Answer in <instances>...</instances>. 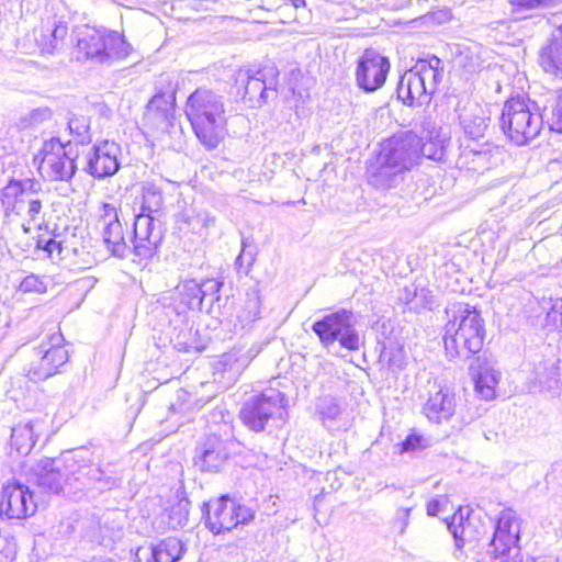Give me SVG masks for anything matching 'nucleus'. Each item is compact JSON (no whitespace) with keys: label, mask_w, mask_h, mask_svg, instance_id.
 Returning a JSON list of instances; mask_svg holds the SVG:
<instances>
[{"label":"nucleus","mask_w":562,"mask_h":562,"mask_svg":"<svg viewBox=\"0 0 562 562\" xmlns=\"http://www.w3.org/2000/svg\"><path fill=\"white\" fill-rule=\"evenodd\" d=\"M445 350L449 360H468L482 350L485 327L480 311L457 302L446 307Z\"/></svg>","instance_id":"f257e3e1"},{"label":"nucleus","mask_w":562,"mask_h":562,"mask_svg":"<svg viewBox=\"0 0 562 562\" xmlns=\"http://www.w3.org/2000/svg\"><path fill=\"white\" fill-rule=\"evenodd\" d=\"M184 113L200 143L215 149L227 134L223 95L211 89L198 88L187 99Z\"/></svg>","instance_id":"f03ea898"},{"label":"nucleus","mask_w":562,"mask_h":562,"mask_svg":"<svg viewBox=\"0 0 562 562\" xmlns=\"http://www.w3.org/2000/svg\"><path fill=\"white\" fill-rule=\"evenodd\" d=\"M162 211L161 188L153 181H145L142 186L140 212L133 225V250L139 260H149L158 252L164 240Z\"/></svg>","instance_id":"7ed1b4c3"},{"label":"nucleus","mask_w":562,"mask_h":562,"mask_svg":"<svg viewBox=\"0 0 562 562\" xmlns=\"http://www.w3.org/2000/svg\"><path fill=\"white\" fill-rule=\"evenodd\" d=\"M131 52V44L119 32L104 27L85 26L76 33L72 55L80 63L111 65L126 58Z\"/></svg>","instance_id":"20e7f679"},{"label":"nucleus","mask_w":562,"mask_h":562,"mask_svg":"<svg viewBox=\"0 0 562 562\" xmlns=\"http://www.w3.org/2000/svg\"><path fill=\"white\" fill-rule=\"evenodd\" d=\"M442 76L443 66L440 58L431 56L429 59H419L413 68L401 76L396 87L397 99L408 106L428 104Z\"/></svg>","instance_id":"39448f33"},{"label":"nucleus","mask_w":562,"mask_h":562,"mask_svg":"<svg viewBox=\"0 0 562 562\" xmlns=\"http://www.w3.org/2000/svg\"><path fill=\"white\" fill-rule=\"evenodd\" d=\"M504 134L516 145H526L538 136L543 124V116L531 112L524 99H509L505 102L499 117Z\"/></svg>","instance_id":"423d86ee"},{"label":"nucleus","mask_w":562,"mask_h":562,"mask_svg":"<svg viewBox=\"0 0 562 562\" xmlns=\"http://www.w3.org/2000/svg\"><path fill=\"white\" fill-rule=\"evenodd\" d=\"M285 395L277 390H267L247 398L239 411L241 423L250 430L260 432L270 420H284Z\"/></svg>","instance_id":"0eeeda50"},{"label":"nucleus","mask_w":562,"mask_h":562,"mask_svg":"<svg viewBox=\"0 0 562 562\" xmlns=\"http://www.w3.org/2000/svg\"><path fill=\"white\" fill-rule=\"evenodd\" d=\"M63 340L60 333H54L31 349L30 360L23 369L31 381H44L60 372L69 358Z\"/></svg>","instance_id":"6e6552de"},{"label":"nucleus","mask_w":562,"mask_h":562,"mask_svg":"<svg viewBox=\"0 0 562 562\" xmlns=\"http://www.w3.org/2000/svg\"><path fill=\"white\" fill-rule=\"evenodd\" d=\"M202 513L205 526L214 535L231 531L239 525H247L255 518L251 508L239 504L227 495L213 502L203 503Z\"/></svg>","instance_id":"1a4fd4ad"},{"label":"nucleus","mask_w":562,"mask_h":562,"mask_svg":"<svg viewBox=\"0 0 562 562\" xmlns=\"http://www.w3.org/2000/svg\"><path fill=\"white\" fill-rule=\"evenodd\" d=\"M324 347L330 348L336 341L348 350L356 351L360 348V336L355 327L353 314L347 310H340L322 319L316 321L312 326Z\"/></svg>","instance_id":"9d476101"},{"label":"nucleus","mask_w":562,"mask_h":562,"mask_svg":"<svg viewBox=\"0 0 562 562\" xmlns=\"http://www.w3.org/2000/svg\"><path fill=\"white\" fill-rule=\"evenodd\" d=\"M519 539V517L510 508L503 509L497 517L490 542V554L501 562H522Z\"/></svg>","instance_id":"9b49d317"},{"label":"nucleus","mask_w":562,"mask_h":562,"mask_svg":"<svg viewBox=\"0 0 562 562\" xmlns=\"http://www.w3.org/2000/svg\"><path fill=\"white\" fill-rule=\"evenodd\" d=\"M70 140L61 142L59 137L45 140L40 150L38 170L47 181H70L77 171L76 156L67 149Z\"/></svg>","instance_id":"f8f14e48"},{"label":"nucleus","mask_w":562,"mask_h":562,"mask_svg":"<svg viewBox=\"0 0 562 562\" xmlns=\"http://www.w3.org/2000/svg\"><path fill=\"white\" fill-rule=\"evenodd\" d=\"M420 138L412 132L394 135L381 144L379 160L390 161L404 172L418 161Z\"/></svg>","instance_id":"ddd939ff"},{"label":"nucleus","mask_w":562,"mask_h":562,"mask_svg":"<svg viewBox=\"0 0 562 562\" xmlns=\"http://www.w3.org/2000/svg\"><path fill=\"white\" fill-rule=\"evenodd\" d=\"M36 512L33 493L29 486L13 480L0 492V516L7 519H24Z\"/></svg>","instance_id":"4468645a"},{"label":"nucleus","mask_w":562,"mask_h":562,"mask_svg":"<svg viewBox=\"0 0 562 562\" xmlns=\"http://www.w3.org/2000/svg\"><path fill=\"white\" fill-rule=\"evenodd\" d=\"M390 71V61L372 48H367L359 57L356 69V82L366 92L380 89Z\"/></svg>","instance_id":"2eb2a0df"},{"label":"nucleus","mask_w":562,"mask_h":562,"mask_svg":"<svg viewBox=\"0 0 562 562\" xmlns=\"http://www.w3.org/2000/svg\"><path fill=\"white\" fill-rule=\"evenodd\" d=\"M278 70L263 67L257 70H239L236 82L244 85L243 99L260 106L267 101L269 90L276 91Z\"/></svg>","instance_id":"dca6fc26"},{"label":"nucleus","mask_w":562,"mask_h":562,"mask_svg":"<svg viewBox=\"0 0 562 562\" xmlns=\"http://www.w3.org/2000/svg\"><path fill=\"white\" fill-rule=\"evenodd\" d=\"M120 155L121 147L116 143H97L87 155L85 171L97 179L114 176L121 167Z\"/></svg>","instance_id":"f3484780"},{"label":"nucleus","mask_w":562,"mask_h":562,"mask_svg":"<svg viewBox=\"0 0 562 562\" xmlns=\"http://www.w3.org/2000/svg\"><path fill=\"white\" fill-rule=\"evenodd\" d=\"M65 461L72 462V465H68L71 476L74 480L80 481L83 486L98 483L100 484L99 490H104L115 485V479L105 476L100 467L92 468L89 464L91 452L86 448L68 452L65 456Z\"/></svg>","instance_id":"a211bd4d"},{"label":"nucleus","mask_w":562,"mask_h":562,"mask_svg":"<svg viewBox=\"0 0 562 562\" xmlns=\"http://www.w3.org/2000/svg\"><path fill=\"white\" fill-rule=\"evenodd\" d=\"M227 442L217 435H209L194 449L193 464L201 472L216 473L227 461Z\"/></svg>","instance_id":"6ab92c4d"},{"label":"nucleus","mask_w":562,"mask_h":562,"mask_svg":"<svg viewBox=\"0 0 562 562\" xmlns=\"http://www.w3.org/2000/svg\"><path fill=\"white\" fill-rule=\"evenodd\" d=\"M456 412L454 394L449 387L434 382L428 390V397L423 406V414L434 424L450 420Z\"/></svg>","instance_id":"aec40b11"},{"label":"nucleus","mask_w":562,"mask_h":562,"mask_svg":"<svg viewBox=\"0 0 562 562\" xmlns=\"http://www.w3.org/2000/svg\"><path fill=\"white\" fill-rule=\"evenodd\" d=\"M68 465H72V462L67 463L65 457L63 460L49 458L41 460L34 469L36 484L44 491L58 494L64 483L71 476Z\"/></svg>","instance_id":"412c9836"},{"label":"nucleus","mask_w":562,"mask_h":562,"mask_svg":"<svg viewBox=\"0 0 562 562\" xmlns=\"http://www.w3.org/2000/svg\"><path fill=\"white\" fill-rule=\"evenodd\" d=\"M469 370L474 380L475 392L485 401L493 400L501 378L499 371L494 368L493 359L483 352L475 357Z\"/></svg>","instance_id":"4be33fe9"},{"label":"nucleus","mask_w":562,"mask_h":562,"mask_svg":"<svg viewBox=\"0 0 562 562\" xmlns=\"http://www.w3.org/2000/svg\"><path fill=\"white\" fill-rule=\"evenodd\" d=\"M187 551L186 543L176 537L162 539L147 550L139 548L136 552L137 562H142V553L146 555V562H179Z\"/></svg>","instance_id":"5701e85b"},{"label":"nucleus","mask_w":562,"mask_h":562,"mask_svg":"<svg viewBox=\"0 0 562 562\" xmlns=\"http://www.w3.org/2000/svg\"><path fill=\"white\" fill-rule=\"evenodd\" d=\"M485 48L475 42L456 44L454 63L464 76L471 77L486 67V61L483 58Z\"/></svg>","instance_id":"b1692460"},{"label":"nucleus","mask_w":562,"mask_h":562,"mask_svg":"<svg viewBox=\"0 0 562 562\" xmlns=\"http://www.w3.org/2000/svg\"><path fill=\"white\" fill-rule=\"evenodd\" d=\"M539 65L548 74L562 78V24L552 32L539 52Z\"/></svg>","instance_id":"393cba45"},{"label":"nucleus","mask_w":562,"mask_h":562,"mask_svg":"<svg viewBox=\"0 0 562 562\" xmlns=\"http://www.w3.org/2000/svg\"><path fill=\"white\" fill-rule=\"evenodd\" d=\"M368 175L369 182L373 187L385 190L400 184L404 179L405 172L390 161L379 160L378 156L375 162L369 167Z\"/></svg>","instance_id":"a878e982"},{"label":"nucleus","mask_w":562,"mask_h":562,"mask_svg":"<svg viewBox=\"0 0 562 562\" xmlns=\"http://www.w3.org/2000/svg\"><path fill=\"white\" fill-rule=\"evenodd\" d=\"M473 520L469 512L464 519L463 508H459L451 520L447 521L448 530L454 539V547L458 551H461L465 543L477 540V533L473 528Z\"/></svg>","instance_id":"bb28decb"},{"label":"nucleus","mask_w":562,"mask_h":562,"mask_svg":"<svg viewBox=\"0 0 562 562\" xmlns=\"http://www.w3.org/2000/svg\"><path fill=\"white\" fill-rule=\"evenodd\" d=\"M419 138L418 159L423 156L435 161L443 160L447 151V143L449 142L447 133L441 128H432L428 131L426 136Z\"/></svg>","instance_id":"cd10ccee"},{"label":"nucleus","mask_w":562,"mask_h":562,"mask_svg":"<svg viewBox=\"0 0 562 562\" xmlns=\"http://www.w3.org/2000/svg\"><path fill=\"white\" fill-rule=\"evenodd\" d=\"M560 360L551 357L537 363L533 368L535 382L542 390L560 389Z\"/></svg>","instance_id":"c85d7f7f"},{"label":"nucleus","mask_w":562,"mask_h":562,"mask_svg":"<svg viewBox=\"0 0 562 562\" xmlns=\"http://www.w3.org/2000/svg\"><path fill=\"white\" fill-rule=\"evenodd\" d=\"M459 119L464 134L472 140L483 138L490 125V116L480 108L461 113Z\"/></svg>","instance_id":"c756f323"},{"label":"nucleus","mask_w":562,"mask_h":562,"mask_svg":"<svg viewBox=\"0 0 562 562\" xmlns=\"http://www.w3.org/2000/svg\"><path fill=\"white\" fill-rule=\"evenodd\" d=\"M176 222L180 225V229L199 233L202 228L214 225L215 218L207 211H196V207L191 205L177 213Z\"/></svg>","instance_id":"7c9ffc66"},{"label":"nucleus","mask_w":562,"mask_h":562,"mask_svg":"<svg viewBox=\"0 0 562 562\" xmlns=\"http://www.w3.org/2000/svg\"><path fill=\"white\" fill-rule=\"evenodd\" d=\"M316 411L323 425L329 431L339 430L345 427V423H341L342 411L335 397L328 395L321 397Z\"/></svg>","instance_id":"2f4dec72"},{"label":"nucleus","mask_w":562,"mask_h":562,"mask_svg":"<svg viewBox=\"0 0 562 562\" xmlns=\"http://www.w3.org/2000/svg\"><path fill=\"white\" fill-rule=\"evenodd\" d=\"M102 239L106 246V249L111 254L119 258H125L128 250V246L125 241L123 226L121 222L108 223L101 226Z\"/></svg>","instance_id":"473e14b6"},{"label":"nucleus","mask_w":562,"mask_h":562,"mask_svg":"<svg viewBox=\"0 0 562 562\" xmlns=\"http://www.w3.org/2000/svg\"><path fill=\"white\" fill-rule=\"evenodd\" d=\"M36 440L37 436L34 432V424L32 422L19 424L12 428L10 446L18 456H27Z\"/></svg>","instance_id":"72a5a7b5"},{"label":"nucleus","mask_w":562,"mask_h":562,"mask_svg":"<svg viewBox=\"0 0 562 562\" xmlns=\"http://www.w3.org/2000/svg\"><path fill=\"white\" fill-rule=\"evenodd\" d=\"M22 189L20 180L10 179L8 183L0 190V202L4 213L9 215L11 212H16V205L24 202L22 199Z\"/></svg>","instance_id":"f704fd0d"},{"label":"nucleus","mask_w":562,"mask_h":562,"mask_svg":"<svg viewBox=\"0 0 562 562\" xmlns=\"http://www.w3.org/2000/svg\"><path fill=\"white\" fill-rule=\"evenodd\" d=\"M176 101L175 88L170 87L168 90H158L156 94L149 100L147 109H150V114L154 111L160 112L164 117H173V104Z\"/></svg>","instance_id":"c9c22d12"},{"label":"nucleus","mask_w":562,"mask_h":562,"mask_svg":"<svg viewBox=\"0 0 562 562\" xmlns=\"http://www.w3.org/2000/svg\"><path fill=\"white\" fill-rule=\"evenodd\" d=\"M218 366L222 367L224 372L238 375L247 368V357H241L240 347L233 348L221 357Z\"/></svg>","instance_id":"e433bc0d"},{"label":"nucleus","mask_w":562,"mask_h":562,"mask_svg":"<svg viewBox=\"0 0 562 562\" xmlns=\"http://www.w3.org/2000/svg\"><path fill=\"white\" fill-rule=\"evenodd\" d=\"M190 505L191 502L187 497H182L170 507L168 524L171 529L177 530L188 525Z\"/></svg>","instance_id":"4c0bfd02"},{"label":"nucleus","mask_w":562,"mask_h":562,"mask_svg":"<svg viewBox=\"0 0 562 562\" xmlns=\"http://www.w3.org/2000/svg\"><path fill=\"white\" fill-rule=\"evenodd\" d=\"M181 302L190 310L203 308V294H201L200 283L194 280L188 281L180 291Z\"/></svg>","instance_id":"58836bf2"},{"label":"nucleus","mask_w":562,"mask_h":562,"mask_svg":"<svg viewBox=\"0 0 562 562\" xmlns=\"http://www.w3.org/2000/svg\"><path fill=\"white\" fill-rule=\"evenodd\" d=\"M68 128L78 143L86 144L91 142L89 117L83 115H74L68 121Z\"/></svg>","instance_id":"ea45409f"},{"label":"nucleus","mask_w":562,"mask_h":562,"mask_svg":"<svg viewBox=\"0 0 562 562\" xmlns=\"http://www.w3.org/2000/svg\"><path fill=\"white\" fill-rule=\"evenodd\" d=\"M68 33V27L65 23L56 24L50 33V40L42 47L43 53L55 54L59 52Z\"/></svg>","instance_id":"a19ab883"},{"label":"nucleus","mask_w":562,"mask_h":562,"mask_svg":"<svg viewBox=\"0 0 562 562\" xmlns=\"http://www.w3.org/2000/svg\"><path fill=\"white\" fill-rule=\"evenodd\" d=\"M26 202L25 214L29 218V223H42L44 222V203L47 202V196H30L24 200Z\"/></svg>","instance_id":"79ce46f5"},{"label":"nucleus","mask_w":562,"mask_h":562,"mask_svg":"<svg viewBox=\"0 0 562 562\" xmlns=\"http://www.w3.org/2000/svg\"><path fill=\"white\" fill-rule=\"evenodd\" d=\"M493 149L497 150L492 144L485 142L484 144H474L473 146L467 145L462 151L464 157L473 156V161L487 162L492 157Z\"/></svg>","instance_id":"37998d69"},{"label":"nucleus","mask_w":562,"mask_h":562,"mask_svg":"<svg viewBox=\"0 0 562 562\" xmlns=\"http://www.w3.org/2000/svg\"><path fill=\"white\" fill-rule=\"evenodd\" d=\"M222 283L215 279H209L200 283L201 294H203V305L209 304L210 307L215 301L220 300V290Z\"/></svg>","instance_id":"c03bdc74"},{"label":"nucleus","mask_w":562,"mask_h":562,"mask_svg":"<svg viewBox=\"0 0 562 562\" xmlns=\"http://www.w3.org/2000/svg\"><path fill=\"white\" fill-rule=\"evenodd\" d=\"M19 289L23 293H44L46 292L47 285L42 277L31 273L23 278Z\"/></svg>","instance_id":"a18cd8bd"},{"label":"nucleus","mask_w":562,"mask_h":562,"mask_svg":"<svg viewBox=\"0 0 562 562\" xmlns=\"http://www.w3.org/2000/svg\"><path fill=\"white\" fill-rule=\"evenodd\" d=\"M544 117L551 131L562 134V103L555 100L549 112L544 110Z\"/></svg>","instance_id":"49530a36"},{"label":"nucleus","mask_w":562,"mask_h":562,"mask_svg":"<svg viewBox=\"0 0 562 562\" xmlns=\"http://www.w3.org/2000/svg\"><path fill=\"white\" fill-rule=\"evenodd\" d=\"M22 194L26 199L30 196H47V193L43 191L42 184L36 179L26 178L20 180Z\"/></svg>","instance_id":"de8ad7c7"},{"label":"nucleus","mask_w":562,"mask_h":562,"mask_svg":"<svg viewBox=\"0 0 562 562\" xmlns=\"http://www.w3.org/2000/svg\"><path fill=\"white\" fill-rule=\"evenodd\" d=\"M172 117H164L160 112L154 111L150 114V109H147L145 112V121L146 123L157 131H166L171 122Z\"/></svg>","instance_id":"09e8293b"},{"label":"nucleus","mask_w":562,"mask_h":562,"mask_svg":"<svg viewBox=\"0 0 562 562\" xmlns=\"http://www.w3.org/2000/svg\"><path fill=\"white\" fill-rule=\"evenodd\" d=\"M116 222H120L116 206L111 203H102L99 214L100 226H104L108 223L112 224Z\"/></svg>","instance_id":"8fccbe9b"},{"label":"nucleus","mask_w":562,"mask_h":562,"mask_svg":"<svg viewBox=\"0 0 562 562\" xmlns=\"http://www.w3.org/2000/svg\"><path fill=\"white\" fill-rule=\"evenodd\" d=\"M547 323L562 333V299L555 300L547 313Z\"/></svg>","instance_id":"3c124183"},{"label":"nucleus","mask_w":562,"mask_h":562,"mask_svg":"<svg viewBox=\"0 0 562 562\" xmlns=\"http://www.w3.org/2000/svg\"><path fill=\"white\" fill-rule=\"evenodd\" d=\"M260 310L257 299H250L246 302L245 312L239 315L241 322L250 323L259 317Z\"/></svg>","instance_id":"603ef678"},{"label":"nucleus","mask_w":562,"mask_h":562,"mask_svg":"<svg viewBox=\"0 0 562 562\" xmlns=\"http://www.w3.org/2000/svg\"><path fill=\"white\" fill-rule=\"evenodd\" d=\"M246 244L243 241V250L239 256L236 258V266L241 269L245 267V272L247 273L250 267L255 262V254L252 251L246 250Z\"/></svg>","instance_id":"864d4df0"},{"label":"nucleus","mask_w":562,"mask_h":562,"mask_svg":"<svg viewBox=\"0 0 562 562\" xmlns=\"http://www.w3.org/2000/svg\"><path fill=\"white\" fill-rule=\"evenodd\" d=\"M543 4V0H514L513 5L517 13H524L537 9Z\"/></svg>","instance_id":"5fc2aeb1"},{"label":"nucleus","mask_w":562,"mask_h":562,"mask_svg":"<svg viewBox=\"0 0 562 562\" xmlns=\"http://www.w3.org/2000/svg\"><path fill=\"white\" fill-rule=\"evenodd\" d=\"M423 438L417 435H409L402 442L401 452H408L422 447Z\"/></svg>","instance_id":"6e6d98bb"},{"label":"nucleus","mask_w":562,"mask_h":562,"mask_svg":"<svg viewBox=\"0 0 562 562\" xmlns=\"http://www.w3.org/2000/svg\"><path fill=\"white\" fill-rule=\"evenodd\" d=\"M43 249L48 254L49 257H53L54 252H57L58 255H60L63 247H61L60 241L49 238L45 243Z\"/></svg>","instance_id":"4d7b16f0"},{"label":"nucleus","mask_w":562,"mask_h":562,"mask_svg":"<svg viewBox=\"0 0 562 562\" xmlns=\"http://www.w3.org/2000/svg\"><path fill=\"white\" fill-rule=\"evenodd\" d=\"M260 352V346L252 345L248 349H244L240 347V355L243 358L247 357V367L250 364V362L259 355Z\"/></svg>","instance_id":"13d9d810"},{"label":"nucleus","mask_w":562,"mask_h":562,"mask_svg":"<svg viewBox=\"0 0 562 562\" xmlns=\"http://www.w3.org/2000/svg\"><path fill=\"white\" fill-rule=\"evenodd\" d=\"M409 514H411V508H400L396 513V518L397 520H401L402 521V526H401V533L404 532V530L406 529L407 525H408V520H409Z\"/></svg>","instance_id":"bf43d9fd"},{"label":"nucleus","mask_w":562,"mask_h":562,"mask_svg":"<svg viewBox=\"0 0 562 562\" xmlns=\"http://www.w3.org/2000/svg\"><path fill=\"white\" fill-rule=\"evenodd\" d=\"M440 512V502L438 499H431L427 504V515L428 516H437Z\"/></svg>","instance_id":"052dcab7"},{"label":"nucleus","mask_w":562,"mask_h":562,"mask_svg":"<svg viewBox=\"0 0 562 562\" xmlns=\"http://www.w3.org/2000/svg\"><path fill=\"white\" fill-rule=\"evenodd\" d=\"M175 347L180 350V351H184V352H189L191 350H196V351H200L201 350V347L200 346H194L193 344H189L187 341L184 342H181V341H177Z\"/></svg>","instance_id":"680f3d73"},{"label":"nucleus","mask_w":562,"mask_h":562,"mask_svg":"<svg viewBox=\"0 0 562 562\" xmlns=\"http://www.w3.org/2000/svg\"><path fill=\"white\" fill-rule=\"evenodd\" d=\"M10 65H11L12 69H15L18 71H23L24 68L27 66V63L21 58H13L10 60Z\"/></svg>","instance_id":"e2e57ef3"},{"label":"nucleus","mask_w":562,"mask_h":562,"mask_svg":"<svg viewBox=\"0 0 562 562\" xmlns=\"http://www.w3.org/2000/svg\"><path fill=\"white\" fill-rule=\"evenodd\" d=\"M290 1H291L292 5H293L294 8H296V9H297V8H303V7H305V4H306V3H305V0H290Z\"/></svg>","instance_id":"0e129e2a"},{"label":"nucleus","mask_w":562,"mask_h":562,"mask_svg":"<svg viewBox=\"0 0 562 562\" xmlns=\"http://www.w3.org/2000/svg\"><path fill=\"white\" fill-rule=\"evenodd\" d=\"M555 100L562 103V87L557 91Z\"/></svg>","instance_id":"69168bd1"},{"label":"nucleus","mask_w":562,"mask_h":562,"mask_svg":"<svg viewBox=\"0 0 562 562\" xmlns=\"http://www.w3.org/2000/svg\"><path fill=\"white\" fill-rule=\"evenodd\" d=\"M91 562H115L114 560L112 559H93Z\"/></svg>","instance_id":"338daca9"},{"label":"nucleus","mask_w":562,"mask_h":562,"mask_svg":"<svg viewBox=\"0 0 562 562\" xmlns=\"http://www.w3.org/2000/svg\"><path fill=\"white\" fill-rule=\"evenodd\" d=\"M535 562H557V561H553V560H539V561H535Z\"/></svg>","instance_id":"774afa93"}]
</instances>
